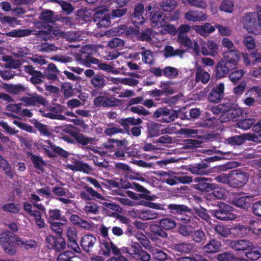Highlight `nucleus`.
Instances as JSON below:
<instances>
[{
	"label": "nucleus",
	"instance_id": "nucleus-1",
	"mask_svg": "<svg viewBox=\"0 0 261 261\" xmlns=\"http://www.w3.org/2000/svg\"><path fill=\"white\" fill-rule=\"evenodd\" d=\"M239 58V51L237 49L225 51L223 58L216 67L217 77H223L231 70L235 69Z\"/></svg>",
	"mask_w": 261,
	"mask_h": 261
},
{
	"label": "nucleus",
	"instance_id": "nucleus-2",
	"mask_svg": "<svg viewBox=\"0 0 261 261\" xmlns=\"http://www.w3.org/2000/svg\"><path fill=\"white\" fill-rule=\"evenodd\" d=\"M244 28L254 34L261 33V7L257 6L254 12L245 13L243 17Z\"/></svg>",
	"mask_w": 261,
	"mask_h": 261
},
{
	"label": "nucleus",
	"instance_id": "nucleus-3",
	"mask_svg": "<svg viewBox=\"0 0 261 261\" xmlns=\"http://www.w3.org/2000/svg\"><path fill=\"white\" fill-rule=\"evenodd\" d=\"M18 239V237L8 231L1 234L0 242L8 253L13 254L15 252V243L17 242Z\"/></svg>",
	"mask_w": 261,
	"mask_h": 261
},
{
	"label": "nucleus",
	"instance_id": "nucleus-4",
	"mask_svg": "<svg viewBox=\"0 0 261 261\" xmlns=\"http://www.w3.org/2000/svg\"><path fill=\"white\" fill-rule=\"evenodd\" d=\"M123 250L132 257L135 258L137 256V258L142 261H149L150 259V254L143 250L138 243H132L130 247H125Z\"/></svg>",
	"mask_w": 261,
	"mask_h": 261
},
{
	"label": "nucleus",
	"instance_id": "nucleus-5",
	"mask_svg": "<svg viewBox=\"0 0 261 261\" xmlns=\"http://www.w3.org/2000/svg\"><path fill=\"white\" fill-rule=\"evenodd\" d=\"M153 117L156 119L161 117L162 122L168 123L174 121L178 117V114L176 111L163 107L156 110L153 113Z\"/></svg>",
	"mask_w": 261,
	"mask_h": 261
},
{
	"label": "nucleus",
	"instance_id": "nucleus-6",
	"mask_svg": "<svg viewBox=\"0 0 261 261\" xmlns=\"http://www.w3.org/2000/svg\"><path fill=\"white\" fill-rule=\"evenodd\" d=\"M249 176L245 172L240 170H233L229 173V185L234 188L242 187L246 184Z\"/></svg>",
	"mask_w": 261,
	"mask_h": 261
},
{
	"label": "nucleus",
	"instance_id": "nucleus-7",
	"mask_svg": "<svg viewBox=\"0 0 261 261\" xmlns=\"http://www.w3.org/2000/svg\"><path fill=\"white\" fill-rule=\"evenodd\" d=\"M108 9L104 6L98 7L94 15V20L99 28L108 27L111 24L110 17L107 14Z\"/></svg>",
	"mask_w": 261,
	"mask_h": 261
},
{
	"label": "nucleus",
	"instance_id": "nucleus-8",
	"mask_svg": "<svg viewBox=\"0 0 261 261\" xmlns=\"http://www.w3.org/2000/svg\"><path fill=\"white\" fill-rule=\"evenodd\" d=\"M20 101L25 107L45 106L47 103L46 99L43 96L36 93H28L27 96L21 97Z\"/></svg>",
	"mask_w": 261,
	"mask_h": 261
},
{
	"label": "nucleus",
	"instance_id": "nucleus-9",
	"mask_svg": "<svg viewBox=\"0 0 261 261\" xmlns=\"http://www.w3.org/2000/svg\"><path fill=\"white\" fill-rule=\"evenodd\" d=\"M120 100L113 97H108L105 93L104 95L96 97L93 100V104L97 107H112L117 106Z\"/></svg>",
	"mask_w": 261,
	"mask_h": 261
},
{
	"label": "nucleus",
	"instance_id": "nucleus-10",
	"mask_svg": "<svg viewBox=\"0 0 261 261\" xmlns=\"http://www.w3.org/2000/svg\"><path fill=\"white\" fill-rule=\"evenodd\" d=\"M231 207L225 203L220 204L218 210L214 211V215L218 219L223 221L232 220L236 218L234 214L230 213Z\"/></svg>",
	"mask_w": 261,
	"mask_h": 261
},
{
	"label": "nucleus",
	"instance_id": "nucleus-11",
	"mask_svg": "<svg viewBox=\"0 0 261 261\" xmlns=\"http://www.w3.org/2000/svg\"><path fill=\"white\" fill-rule=\"evenodd\" d=\"M46 241L48 248L53 249L57 252H61L66 248V242L61 236L58 237L49 236L46 238Z\"/></svg>",
	"mask_w": 261,
	"mask_h": 261
},
{
	"label": "nucleus",
	"instance_id": "nucleus-12",
	"mask_svg": "<svg viewBox=\"0 0 261 261\" xmlns=\"http://www.w3.org/2000/svg\"><path fill=\"white\" fill-rule=\"evenodd\" d=\"M144 12V6L140 3H138L135 6L134 11L130 16L132 22L137 27L142 24L144 21L143 17Z\"/></svg>",
	"mask_w": 261,
	"mask_h": 261
},
{
	"label": "nucleus",
	"instance_id": "nucleus-13",
	"mask_svg": "<svg viewBox=\"0 0 261 261\" xmlns=\"http://www.w3.org/2000/svg\"><path fill=\"white\" fill-rule=\"evenodd\" d=\"M229 246L236 251H249L250 249H252L253 244L248 240L241 239L230 241Z\"/></svg>",
	"mask_w": 261,
	"mask_h": 261
},
{
	"label": "nucleus",
	"instance_id": "nucleus-14",
	"mask_svg": "<svg viewBox=\"0 0 261 261\" xmlns=\"http://www.w3.org/2000/svg\"><path fill=\"white\" fill-rule=\"evenodd\" d=\"M164 181L168 185L174 186L180 182L184 184H190L192 181V178L189 176H179L178 174H172L169 177L164 179Z\"/></svg>",
	"mask_w": 261,
	"mask_h": 261
},
{
	"label": "nucleus",
	"instance_id": "nucleus-15",
	"mask_svg": "<svg viewBox=\"0 0 261 261\" xmlns=\"http://www.w3.org/2000/svg\"><path fill=\"white\" fill-rule=\"evenodd\" d=\"M224 85L223 83H220L217 86L214 87L210 92L208 99L213 103L219 102L224 95Z\"/></svg>",
	"mask_w": 261,
	"mask_h": 261
},
{
	"label": "nucleus",
	"instance_id": "nucleus-16",
	"mask_svg": "<svg viewBox=\"0 0 261 261\" xmlns=\"http://www.w3.org/2000/svg\"><path fill=\"white\" fill-rule=\"evenodd\" d=\"M97 239L94 236L85 235L81 239V247L85 252L89 253L93 251Z\"/></svg>",
	"mask_w": 261,
	"mask_h": 261
},
{
	"label": "nucleus",
	"instance_id": "nucleus-17",
	"mask_svg": "<svg viewBox=\"0 0 261 261\" xmlns=\"http://www.w3.org/2000/svg\"><path fill=\"white\" fill-rule=\"evenodd\" d=\"M208 180V178L204 177L195 178L194 181L197 184L193 185L194 188L201 191H211L213 189H214V185L207 183V181Z\"/></svg>",
	"mask_w": 261,
	"mask_h": 261
},
{
	"label": "nucleus",
	"instance_id": "nucleus-18",
	"mask_svg": "<svg viewBox=\"0 0 261 261\" xmlns=\"http://www.w3.org/2000/svg\"><path fill=\"white\" fill-rule=\"evenodd\" d=\"M215 234L219 239L229 237L231 234L232 228L223 224H217L213 226Z\"/></svg>",
	"mask_w": 261,
	"mask_h": 261
},
{
	"label": "nucleus",
	"instance_id": "nucleus-19",
	"mask_svg": "<svg viewBox=\"0 0 261 261\" xmlns=\"http://www.w3.org/2000/svg\"><path fill=\"white\" fill-rule=\"evenodd\" d=\"M185 18L189 21H201L205 20L207 17L202 12L189 10L185 14Z\"/></svg>",
	"mask_w": 261,
	"mask_h": 261
},
{
	"label": "nucleus",
	"instance_id": "nucleus-20",
	"mask_svg": "<svg viewBox=\"0 0 261 261\" xmlns=\"http://www.w3.org/2000/svg\"><path fill=\"white\" fill-rule=\"evenodd\" d=\"M194 247L193 244L187 242H181L172 245V249L174 250L181 254L190 253L194 249Z\"/></svg>",
	"mask_w": 261,
	"mask_h": 261
},
{
	"label": "nucleus",
	"instance_id": "nucleus-21",
	"mask_svg": "<svg viewBox=\"0 0 261 261\" xmlns=\"http://www.w3.org/2000/svg\"><path fill=\"white\" fill-rule=\"evenodd\" d=\"M60 73V71L58 69L54 63H50L48 65L46 69L43 74L45 77L52 81H57L58 74Z\"/></svg>",
	"mask_w": 261,
	"mask_h": 261
},
{
	"label": "nucleus",
	"instance_id": "nucleus-22",
	"mask_svg": "<svg viewBox=\"0 0 261 261\" xmlns=\"http://www.w3.org/2000/svg\"><path fill=\"white\" fill-rule=\"evenodd\" d=\"M216 258L218 261H248L244 258L238 257L231 251H224L217 254Z\"/></svg>",
	"mask_w": 261,
	"mask_h": 261
},
{
	"label": "nucleus",
	"instance_id": "nucleus-23",
	"mask_svg": "<svg viewBox=\"0 0 261 261\" xmlns=\"http://www.w3.org/2000/svg\"><path fill=\"white\" fill-rule=\"evenodd\" d=\"M159 214L151 210H143L138 211L136 217L143 221L153 220L158 217Z\"/></svg>",
	"mask_w": 261,
	"mask_h": 261
},
{
	"label": "nucleus",
	"instance_id": "nucleus-24",
	"mask_svg": "<svg viewBox=\"0 0 261 261\" xmlns=\"http://www.w3.org/2000/svg\"><path fill=\"white\" fill-rule=\"evenodd\" d=\"M222 247L221 243L215 240L211 239L203 248V251L207 253H213L218 252Z\"/></svg>",
	"mask_w": 261,
	"mask_h": 261
},
{
	"label": "nucleus",
	"instance_id": "nucleus-25",
	"mask_svg": "<svg viewBox=\"0 0 261 261\" xmlns=\"http://www.w3.org/2000/svg\"><path fill=\"white\" fill-rule=\"evenodd\" d=\"M0 167L4 171L5 174L10 178L12 179L15 174L14 169H12L8 161L0 155Z\"/></svg>",
	"mask_w": 261,
	"mask_h": 261
},
{
	"label": "nucleus",
	"instance_id": "nucleus-26",
	"mask_svg": "<svg viewBox=\"0 0 261 261\" xmlns=\"http://www.w3.org/2000/svg\"><path fill=\"white\" fill-rule=\"evenodd\" d=\"M70 134L78 143L83 145H86L89 143H92L95 140L94 138L88 137L83 134L75 132H71Z\"/></svg>",
	"mask_w": 261,
	"mask_h": 261
},
{
	"label": "nucleus",
	"instance_id": "nucleus-27",
	"mask_svg": "<svg viewBox=\"0 0 261 261\" xmlns=\"http://www.w3.org/2000/svg\"><path fill=\"white\" fill-rule=\"evenodd\" d=\"M4 87L8 92L15 95L24 92L27 89V88L22 84L13 85L6 84L4 85Z\"/></svg>",
	"mask_w": 261,
	"mask_h": 261
},
{
	"label": "nucleus",
	"instance_id": "nucleus-28",
	"mask_svg": "<svg viewBox=\"0 0 261 261\" xmlns=\"http://www.w3.org/2000/svg\"><path fill=\"white\" fill-rule=\"evenodd\" d=\"M194 30L198 34L204 36L214 32L215 30V28L210 23H205L203 25L194 26Z\"/></svg>",
	"mask_w": 261,
	"mask_h": 261
},
{
	"label": "nucleus",
	"instance_id": "nucleus-29",
	"mask_svg": "<svg viewBox=\"0 0 261 261\" xmlns=\"http://www.w3.org/2000/svg\"><path fill=\"white\" fill-rule=\"evenodd\" d=\"M191 237L192 240L197 244H203L206 240L205 233L200 229L192 230Z\"/></svg>",
	"mask_w": 261,
	"mask_h": 261
},
{
	"label": "nucleus",
	"instance_id": "nucleus-30",
	"mask_svg": "<svg viewBox=\"0 0 261 261\" xmlns=\"http://www.w3.org/2000/svg\"><path fill=\"white\" fill-rule=\"evenodd\" d=\"M249 134H245L228 138L227 141L229 144L232 145H241L243 144L245 140H249Z\"/></svg>",
	"mask_w": 261,
	"mask_h": 261
},
{
	"label": "nucleus",
	"instance_id": "nucleus-31",
	"mask_svg": "<svg viewBox=\"0 0 261 261\" xmlns=\"http://www.w3.org/2000/svg\"><path fill=\"white\" fill-rule=\"evenodd\" d=\"M106 83L103 76L98 74H95L90 81L92 86L98 89H102L106 85Z\"/></svg>",
	"mask_w": 261,
	"mask_h": 261
},
{
	"label": "nucleus",
	"instance_id": "nucleus-32",
	"mask_svg": "<svg viewBox=\"0 0 261 261\" xmlns=\"http://www.w3.org/2000/svg\"><path fill=\"white\" fill-rule=\"evenodd\" d=\"M161 9L165 12L173 11L177 6L178 3L176 0H163L160 3Z\"/></svg>",
	"mask_w": 261,
	"mask_h": 261
},
{
	"label": "nucleus",
	"instance_id": "nucleus-33",
	"mask_svg": "<svg viewBox=\"0 0 261 261\" xmlns=\"http://www.w3.org/2000/svg\"><path fill=\"white\" fill-rule=\"evenodd\" d=\"M141 49L143 50L141 53H136V55L138 56L141 54L142 60L144 63L152 64L154 61L153 53L149 50L145 49L144 47H141Z\"/></svg>",
	"mask_w": 261,
	"mask_h": 261
},
{
	"label": "nucleus",
	"instance_id": "nucleus-34",
	"mask_svg": "<svg viewBox=\"0 0 261 261\" xmlns=\"http://www.w3.org/2000/svg\"><path fill=\"white\" fill-rule=\"evenodd\" d=\"M160 33L166 35L170 34L174 35L176 33V29L174 25L168 23L165 20H162L160 22Z\"/></svg>",
	"mask_w": 261,
	"mask_h": 261
},
{
	"label": "nucleus",
	"instance_id": "nucleus-35",
	"mask_svg": "<svg viewBox=\"0 0 261 261\" xmlns=\"http://www.w3.org/2000/svg\"><path fill=\"white\" fill-rule=\"evenodd\" d=\"M83 212L87 215H96L99 212V207L97 204L92 201L86 202L83 208Z\"/></svg>",
	"mask_w": 261,
	"mask_h": 261
},
{
	"label": "nucleus",
	"instance_id": "nucleus-36",
	"mask_svg": "<svg viewBox=\"0 0 261 261\" xmlns=\"http://www.w3.org/2000/svg\"><path fill=\"white\" fill-rule=\"evenodd\" d=\"M158 223L161 226L164 231L173 229L176 225V223L174 220L169 218L160 219Z\"/></svg>",
	"mask_w": 261,
	"mask_h": 261
},
{
	"label": "nucleus",
	"instance_id": "nucleus-37",
	"mask_svg": "<svg viewBox=\"0 0 261 261\" xmlns=\"http://www.w3.org/2000/svg\"><path fill=\"white\" fill-rule=\"evenodd\" d=\"M210 79V75L207 72L203 71L200 68L197 69L195 76L196 82L201 81L202 83L205 84L209 81Z\"/></svg>",
	"mask_w": 261,
	"mask_h": 261
},
{
	"label": "nucleus",
	"instance_id": "nucleus-38",
	"mask_svg": "<svg viewBox=\"0 0 261 261\" xmlns=\"http://www.w3.org/2000/svg\"><path fill=\"white\" fill-rule=\"evenodd\" d=\"M32 32V31L29 29H18L7 33L6 35L12 37H22L30 35Z\"/></svg>",
	"mask_w": 261,
	"mask_h": 261
},
{
	"label": "nucleus",
	"instance_id": "nucleus-39",
	"mask_svg": "<svg viewBox=\"0 0 261 261\" xmlns=\"http://www.w3.org/2000/svg\"><path fill=\"white\" fill-rule=\"evenodd\" d=\"M149 228L151 232L155 235H156L162 238H167L168 237V233L163 230L159 224L158 225H151Z\"/></svg>",
	"mask_w": 261,
	"mask_h": 261
},
{
	"label": "nucleus",
	"instance_id": "nucleus-40",
	"mask_svg": "<svg viewBox=\"0 0 261 261\" xmlns=\"http://www.w3.org/2000/svg\"><path fill=\"white\" fill-rule=\"evenodd\" d=\"M162 20H165L162 13L159 11L156 12L150 18V24L153 28L158 27L160 28V22Z\"/></svg>",
	"mask_w": 261,
	"mask_h": 261
},
{
	"label": "nucleus",
	"instance_id": "nucleus-41",
	"mask_svg": "<svg viewBox=\"0 0 261 261\" xmlns=\"http://www.w3.org/2000/svg\"><path fill=\"white\" fill-rule=\"evenodd\" d=\"M64 38L70 42L81 41L83 39L82 33L80 32H69L65 33Z\"/></svg>",
	"mask_w": 261,
	"mask_h": 261
},
{
	"label": "nucleus",
	"instance_id": "nucleus-42",
	"mask_svg": "<svg viewBox=\"0 0 261 261\" xmlns=\"http://www.w3.org/2000/svg\"><path fill=\"white\" fill-rule=\"evenodd\" d=\"M61 89L64 97L66 98H69L74 95L72 85L69 83H63L61 86Z\"/></svg>",
	"mask_w": 261,
	"mask_h": 261
},
{
	"label": "nucleus",
	"instance_id": "nucleus-43",
	"mask_svg": "<svg viewBox=\"0 0 261 261\" xmlns=\"http://www.w3.org/2000/svg\"><path fill=\"white\" fill-rule=\"evenodd\" d=\"M155 31L151 29H147L143 31L141 34V39L147 42H153V36L155 35Z\"/></svg>",
	"mask_w": 261,
	"mask_h": 261
},
{
	"label": "nucleus",
	"instance_id": "nucleus-44",
	"mask_svg": "<svg viewBox=\"0 0 261 261\" xmlns=\"http://www.w3.org/2000/svg\"><path fill=\"white\" fill-rule=\"evenodd\" d=\"M207 167L206 164H198L196 166L192 167L190 168L189 171L193 174L197 175H206V172L205 169Z\"/></svg>",
	"mask_w": 261,
	"mask_h": 261
},
{
	"label": "nucleus",
	"instance_id": "nucleus-45",
	"mask_svg": "<svg viewBox=\"0 0 261 261\" xmlns=\"http://www.w3.org/2000/svg\"><path fill=\"white\" fill-rule=\"evenodd\" d=\"M245 253L246 256L252 260H256L261 257V247L253 248Z\"/></svg>",
	"mask_w": 261,
	"mask_h": 261
},
{
	"label": "nucleus",
	"instance_id": "nucleus-46",
	"mask_svg": "<svg viewBox=\"0 0 261 261\" xmlns=\"http://www.w3.org/2000/svg\"><path fill=\"white\" fill-rule=\"evenodd\" d=\"M114 169L118 172L122 173L125 175L132 172L130 167L126 164L122 163H117L115 164Z\"/></svg>",
	"mask_w": 261,
	"mask_h": 261
},
{
	"label": "nucleus",
	"instance_id": "nucleus-47",
	"mask_svg": "<svg viewBox=\"0 0 261 261\" xmlns=\"http://www.w3.org/2000/svg\"><path fill=\"white\" fill-rule=\"evenodd\" d=\"M201 142L197 140L187 139L184 141L182 148L185 149H192L198 147Z\"/></svg>",
	"mask_w": 261,
	"mask_h": 261
},
{
	"label": "nucleus",
	"instance_id": "nucleus-48",
	"mask_svg": "<svg viewBox=\"0 0 261 261\" xmlns=\"http://www.w3.org/2000/svg\"><path fill=\"white\" fill-rule=\"evenodd\" d=\"M165 56L166 57H171L179 56L182 57L185 53V50L181 49L174 50L173 47L171 46H166L165 47Z\"/></svg>",
	"mask_w": 261,
	"mask_h": 261
},
{
	"label": "nucleus",
	"instance_id": "nucleus-49",
	"mask_svg": "<svg viewBox=\"0 0 261 261\" xmlns=\"http://www.w3.org/2000/svg\"><path fill=\"white\" fill-rule=\"evenodd\" d=\"M233 7L234 4L232 1L224 0L222 2L219 8L221 11L227 13H231L233 10Z\"/></svg>",
	"mask_w": 261,
	"mask_h": 261
},
{
	"label": "nucleus",
	"instance_id": "nucleus-50",
	"mask_svg": "<svg viewBox=\"0 0 261 261\" xmlns=\"http://www.w3.org/2000/svg\"><path fill=\"white\" fill-rule=\"evenodd\" d=\"M52 1L60 5L62 10L67 14H70L74 10V7L69 3L59 0H53Z\"/></svg>",
	"mask_w": 261,
	"mask_h": 261
},
{
	"label": "nucleus",
	"instance_id": "nucleus-51",
	"mask_svg": "<svg viewBox=\"0 0 261 261\" xmlns=\"http://www.w3.org/2000/svg\"><path fill=\"white\" fill-rule=\"evenodd\" d=\"M178 41L186 47H193V42L186 34L181 33L178 35Z\"/></svg>",
	"mask_w": 261,
	"mask_h": 261
},
{
	"label": "nucleus",
	"instance_id": "nucleus-52",
	"mask_svg": "<svg viewBox=\"0 0 261 261\" xmlns=\"http://www.w3.org/2000/svg\"><path fill=\"white\" fill-rule=\"evenodd\" d=\"M162 125L159 123H152L148 127L149 135L152 137L160 135V128Z\"/></svg>",
	"mask_w": 261,
	"mask_h": 261
},
{
	"label": "nucleus",
	"instance_id": "nucleus-53",
	"mask_svg": "<svg viewBox=\"0 0 261 261\" xmlns=\"http://www.w3.org/2000/svg\"><path fill=\"white\" fill-rule=\"evenodd\" d=\"M163 74L164 75L170 79H173L176 77L178 74V70L172 67L168 66L166 67L163 69Z\"/></svg>",
	"mask_w": 261,
	"mask_h": 261
},
{
	"label": "nucleus",
	"instance_id": "nucleus-54",
	"mask_svg": "<svg viewBox=\"0 0 261 261\" xmlns=\"http://www.w3.org/2000/svg\"><path fill=\"white\" fill-rule=\"evenodd\" d=\"M66 237L69 242L76 241L77 240V233L76 229L73 227H68L66 230Z\"/></svg>",
	"mask_w": 261,
	"mask_h": 261
},
{
	"label": "nucleus",
	"instance_id": "nucleus-55",
	"mask_svg": "<svg viewBox=\"0 0 261 261\" xmlns=\"http://www.w3.org/2000/svg\"><path fill=\"white\" fill-rule=\"evenodd\" d=\"M129 110L132 113L143 116H146L150 114V112L141 106L131 107Z\"/></svg>",
	"mask_w": 261,
	"mask_h": 261
},
{
	"label": "nucleus",
	"instance_id": "nucleus-56",
	"mask_svg": "<svg viewBox=\"0 0 261 261\" xmlns=\"http://www.w3.org/2000/svg\"><path fill=\"white\" fill-rule=\"evenodd\" d=\"M76 257L73 256L70 251H65L61 253L58 256L57 261H75Z\"/></svg>",
	"mask_w": 261,
	"mask_h": 261
},
{
	"label": "nucleus",
	"instance_id": "nucleus-57",
	"mask_svg": "<svg viewBox=\"0 0 261 261\" xmlns=\"http://www.w3.org/2000/svg\"><path fill=\"white\" fill-rule=\"evenodd\" d=\"M255 120L253 119H245L238 122L237 124V126L243 129H248L254 123Z\"/></svg>",
	"mask_w": 261,
	"mask_h": 261
},
{
	"label": "nucleus",
	"instance_id": "nucleus-58",
	"mask_svg": "<svg viewBox=\"0 0 261 261\" xmlns=\"http://www.w3.org/2000/svg\"><path fill=\"white\" fill-rule=\"evenodd\" d=\"M249 229L254 234H261V221H250Z\"/></svg>",
	"mask_w": 261,
	"mask_h": 261
},
{
	"label": "nucleus",
	"instance_id": "nucleus-59",
	"mask_svg": "<svg viewBox=\"0 0 261 261\" xmlns=\"http://www.w3.org/2000/svg\"><path fill=\"white\" fill-rule=\"evenodd\" d=\"M124 45V41L118 38H113L108 43V46L111 48L122 47Z\"/></svg>",
	"mask_w": 261,
	"mask_h": 261
},
{
	"label": "nucleus",
	"instance_id": "nucleus-60",
	"mask_svg": "<svg viewBox=\"0 0 261 261\" xmlns=\"http://www.w3.org/2000/svg\"><path fill=\"white\" fill-rule=\"evenodd\" d=\"M247 94L249 95L256 94V100L261 103V88L257 86L253 87L248 90Z\"/></svg>",
	"mask_w": 261,
	"mask_h": 261
},
{
	"label": "nucleus",
	"instance_id": "nucleus-61",
	"mask_svg": "<svg viewBox=\"0 0 261 261\" xmlns=\"http://www.w3.org/2000/svg\"><path fill=\"white\" fill-rule=\"evenodd\" d=\"M127 8H117L112 10L111 15L113 18H120L124 16L127 12Z\"/></svg>",
	"mask_w": 261,
	"mask_h": 261
},
{
	"label": "nucleus",
	"instance_id": "nucleus-62",
	"mask_svg": "<svg viewBox=\"0 0 261 261\" xmlns=\"http://www.w3.org/2000/svg\"><path fill=\"white\" fill-rule=\"evenodd\" d=\"M243 44L248 49H252L255 46L254 38L251 36H245L243 39Z\"/></svg>",
	"mask_w": 261,
	"mask_h": 261
},
{
	"label": "nucleus",
	"instance_id": "nucleus-63",
	"mask_svg": "<svg viewBox=\"0 0 261 261\" xmlns=\"http://www.w3.org/2000/svg\"><path fill=\"white\" fill-rule=\"evenodd\" d=\"M104 132L107 135L111 136L116 134L123 133L124 131L119 126L117 125L106 128Z\"/></svg>",
	"mask_w": 261,
	"mask_h": 261
},
{
	"label": "nucleus",
	"instance_id": "nucleus-64",
	"mask_svg": "<svg viewBox=\"0 0 261 261\" xmlns=\"http://www.w3.org/2000/svg\"><path fill=\"white\" fill-rule=\"evenodd\" d=\"M31 160L34 164L36 168L41 169L42 167L45 165V162L43 161L42 159L37 155L31 154Z\"/></svg>",
	"mask_w": 261,
	"mask_h": 261
}]
</instances>
